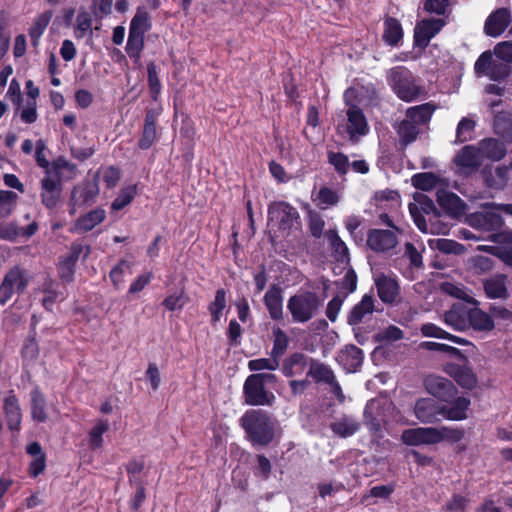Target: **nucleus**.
<instances>
[{
	"instance_id": "10",
	"label": "nucleus",
	"mask_w": 512,
	"mask_h": 512,
	"mask_svg": "<svg viewBox=\"0 0 512 512\" xmlns=\"http://www.w3.org/2000/svg\"><path fill=\"white\" fill-rule=\"evenodd\" d=\"M426 391L441 404L452 405L458 399V389L453 382L445 377L428 375L424 379Z\"/></svg>"
},
{
	"instance_id": "15",
	"label": "nucleus",
	"mask_w": 512,
	"mask_h": 512,
	"mask_svg": "<svg viewBox=\"0 0 512 512\" xmlns=\"http://www.w3.org/2000/svg\"><path fill=\"white\" fill-rule=\"evenodd\" d=\"M161 113L162 107L146 110L143 128L138 139V147L141 150H148L158 140L157 122Z\"/></svg>"
},
{
	"instance_id": "2",
	"label": "nucleus",
	"mask_w": 512,
	"mask_h": 512,
	"mask_svg": "<svg viewBox=\"0 0 512 512\" xmlns=\"http://www.w3.org/2000/svg\"><path fill=\"white\" fill-rule=\"evenodd\" d=\"M471 401L468 397H458L452 405H444L432 398H420L415 402V417L422 423L432 424L442 419L462 421L468 418Z\"/></svg>"
},
{
	"instance_id": "4",
	"label": "nucleus",
	"mask_w": 512,
	"mask_h": 512,
	"mask_svg": "<svg viewBox=\"0 0 512 512\" xmlns=\"http://www.w3.org/2000/svg\"><path fill=\"white\" fill-rule=\"evenodd\" d=\"M465 437V430L461 427H418L409 428L402 432L401 440L409 446L432 445L442 441L454 445Z\"/></svg>"
},
{
	"instance_id": "53",
	"label": "nucleus",
	"mask_w": 512,
	"mask_h": 512,
	"mask_svg": "<svg viewBox=\"0 0 512 512\" xmlns=\"http://www.w3.org/2000/svg\"><path fill=\"white\" fill-rule=\"evenodd\" d=\"M324 226L325 221L322 216L318 212L310 210L308 213V229L311 236L316 239L321 238Z\"/></svg>"
},
{
	"instance_id": "29",
	"label": "nucleus",
	"mask_w": 512,
	"mask_h": 512,
	"mask_svg": "<svg viewBox=\"0 0 512 512\" xmlns=\"http://www.w3.org/2000/svg\"><path fill=\"white\" fill-rule=\"evenodd\" d=\"M4 413L7 427L11 431H19L21 428L22 413L16 395L11 394L4 399Z\"/></svg>"
},
{
	"instance_id": "39",
	"label": "nucleus",
	"mask_w": 512,
	"mask_h": 512,
	"mask_svg": "<svg viewBox=\"0 0 512 512\" xmlns=\"http://www.w3.org/2000/svg\"><path fill=\"white\" fill-rule=\"evenodd\" d=\"M227 294L228 292L224 288L217 289L214 300L207 307L212 325H216L220 321L224 310L227 308Z\"/></svg>"
},
{
	"instance_id": "43",
	"label": "nucleus",
	"mask_w": 512,
	"mask_h": 512,
	"mask_svg": "<svg viewBox=\"0 0 512 512\" xmlns=\"http://www.w3.org/2000/svg\"><path fill=\"white\" fill-rule=\"evenodd\" d=\"M145 48V36L128 32L125 51L135 64H138Z\"/></svg>"
},
{
	"instance_id": "17",
	"label": "nucleus",
	"mask_w": 512,
	"mask_h": 512,
	"mask_svg": "<svg viewBox=\"0 0 512 512\" xmlns=\"http://www.w3.org/2000/svg\"><path fill=\"white\" fill-rule=\"evenodd\" d=\"M454 164L466 175L476 172L482 165L478 146L465 145L454 157Z\"/></svg>"
},
{
	"instance_id": "50",
	"label": "nucleus",
	"mask_w": 512,
	"mask_h": 512,
	"mask_svg": "<svg viewBox=\"0 0 512 512\" xmlns=\"http://www.w3.org/2000/svg\"><path fill=\"white\" fill-rule=\"evenodd\" d=\"M327 158L328 163L334 167L340 176L347 174L350 166L347 155L342 152L328 151Z\"/></svg>"
},
{
	"instance_id": "13",
	"label": "nucleus",
	"mask_w": 512,
	"mask_h": 512,
	"mask_svg": "<svg viewBox=\"0 0 512 512\" xmlns=\"http://www.w3.org/2000/svg\"><path fill=\"white\" fill-rule=\"evenodd\" d=\"M446 21L441 18H426L419 21L414 28L413 46L426 49L433 37L445 26Z\"/></svg>"
},
{
	"instance_id": "47",
	"label": "nucleus",
	"mask_w": 512,
	"mask_h": 512,
	"mask_svg": "<svg viewBox=\"0 0 512 512\" xmlns=\"http://www.w3.org/2000/svg\"><path fill=\"white\" fill-rule=\"evenodd\" d=\"M273 335V347L270 355L272 358H276L279 361L289 346V338L281 328H274Z\"/></svg>"
},
{
	"instance_id": "64",
	"label": "nucleus",
	"mask_w": 512,
	"mask_h": 512,
	"mask_svg": "<svg viewBox=\"0 0 512 512\" xmlns=\"http://www.w3.org/2000/svg\"><path fill=\"white\" fill-rule=\"evenodd\" d=\"M494 54L505 63H512V42L503 41L494 47Z\"/></svg>"
},
{
	"instance_id": "33",
	"label": "nucleus",
	"mask_w": 512,
	"mask_h": 512,
	"mask_svg": "<svg viewBox=\"0 0 512 512\" xmlns=\"http://www.w3.org/2000/svg\"><path fill=\"white\" fill-rule=\"evenodd\" d=\"M363 351L353 344L346 345L338 354L337 360L348 370H356L363 363Z\"/></svg>"
},
{
	"instance_id": "20",
	"label": "nucleus",
	"mask_w": 512,
	"mask_h": 512,
	"mask_svg": "<svg viewBox=\"0 0 512 512\" xmlns=\"http://www.w3.org/2000/svg\"><path fill=\"white\" fill-rule=\"evenodd\" d=\"M312 361L313 358L303 352H293L282 361L281 372L288 378L302 375L310 369Z\"/></svg>"
},
{
	"instance_id": "56",
	"label": "nucleus",
	"mask_w": 512,
	"mask_h": 512,
	"mask_svg": "<svg viewBox=\"0 0 512 512\" xmlns=\"http://www.w3.org/2000/svg\"><path fill=\"white\" fill-rule=\"evenodd\" d=\"M17 194L10 190H0V210L4 212L5 216L10 215L17 201Z\"/></svg>"
},
{
	"instance_id": "61",
	"label": "nucleus",
	"mask_w": 512,
	"mask_h": 512,
	"mask_svg": "<svg viewBox=\"0 0 512 512\" xmlns=\"http://www.w3.org/2000/svg\"><path fill=\"white\" fill-rule=\"evenodd\" d=\"M436 248L445 254H458L462 251L463 245L452 239L441 238L437 240Z\"/></svg>"
},
{
	"instance_id": "30",
	"label": "nucleus",
	"mask_w": 512,
	"mask_h": 512,
	"mask_svg": "<svg viewBox=\"0 0 512 512\" xmlns=\"http://www.w3.org/2000/svg\"><path fill=\"white\" fill-rule=\"evenodd\" d=\"M375 310L374 298L372 295L365 294L361 301L353 306L347 316V323L351 326L360 324L367 315L373 314Z\"/></svg>"
},
{
	"instance_id": "45",
	"label": "nucleus",
	"mask_w": 512,
	"mask_h": 512,
	"mask_svg": "<svg viewBox=\"0 0 512 512\" xmlns=\"http://www.w3.org/2000/svg\"><path fill=\"white\" fill-rule=\"evenodd\" d=\"M138 192L137 184L129 185L122 188L117 197L111 203V209L120 211L128 206L136 197Z\"/></svg>"
},
{
	"instance_id": "49",
	"label": "nucleus",
	"mask_w": 512,
	"mask_h": 512,
	"mask_svg": "<svg viewBox=\"0 0 512 512\" xmlns=\"http://www.w3.org/2000/svg\"><path fill=\"white\" fill-rule=\"evenodd\" d=\"M374 199L378 208H383L384 202L390 203L391 208H396L400 206L401 196L397 190L385 189L377 191Z\"/></svg>"
},
{
	"instance_id": "60",
	"label": "nucleus",
	"mask_w": 512,
	"mask_h": 512,
	"mask_svg": "<svg viewBox=\"0 0 512 512\" xmlns=\"http://www.w3.org/2000/svg\"><path fill=\"white\" fill-rule=\"evenodd\" d=\"M493 62L492 53L490 51H484L475 62V72L487 76V72L491 70Z\"/></svg>"
},
{
	"instance_id": "58",
	"label": "nucleus",
	"mask_w": 512,
	"mask_h": 512,
	"mask_svg": "<svg viewBox=\"0 0 512 512\" xmlns=\"http://www.w3.org/2000/svg\"><path fill=\"white\" fill-rule=\"evenodd\" d=\"M424 345L429 350L445 352L458 358L461 361L467 362V357L462 353L461 350L456 347L437 342H425Z\"/></svg>"
},
{
	"instance_id": "59",
	"label": "nucleus",
	"mask_w": 512,
	"mask_h": 512,
	"mask_svg": "<svg viewBox=\"0 0 512 512\" xmlns=\"http://www.w3.org/2000/svg\"><path fill=\"white\" fill-rule=\"evenodd\" d=\"M495 133L504 140L512 142V120L507 118H498L494 125Z\"/></svg>"
},
{
	"instance_id": "26",
	"label": "nucleus",
	"mask_w": 512,
	"mask_h": 512,
	"mask_svg": "<svg viewBox=\"0 0 512 512\" xmlns=\"http://www.w3.org/2000/svg\"><path fill=\"white\" fill-rule=\"evenodd\" d=\"M482 160L500 161L507 153L506 145L499 139L488 137L477 144Z\"/></svg>"
},
{
	"instance_id": "63",
	"label": "nucleus",
	"mask_w": 512,
	"mask_h": 512,
	"mask_svg": "<svg viewBox=\"0 0 512 512\" xmlns=\"http://www.w3.org/2000/svg\"><path fill=\"white\" fill-rule=\"evenodd\" d=\"M489 314L492 319L504 321L506 323H512V311L504 306L498 304H491L489 306Z\"/></svg>"
},
{
	"instance_id": "62",
	"label": "nucleus",
	"mask_w": 512,
	"mask_h": 512,
	"mask_svg": "<svg viewBox=\"0 0 512 512\" xmlns=\"http://www.w3.org/2000/svg\"><path fill=\"white\" fill-rule=\"evenodd\" d=\"M257 467L254 469V475L261 477L263 480H267L272 471L270 460L263 454L257 455Z\"/></svg>"
},
{
	"instance_id": "24",
	"label": "nucleus",
	"mask_w": 512,
	"mask_h": 512,
	"mask_svg": "<svg viewBox=\"0 0 512 512\" xmlns=\"http://www.w3.org/2000/svg\"><path fill=\"white\" fill-rule=\"evenodd\" d=\"M507 280L505 274H495L485 278L482 284L486 297L489 299H507L509 297Z\"/></svg>"
},
{
	"instance_id": "18",
	"label": "nucleus",
	"mask_w": 512,
	"mask_h": 512,
	"mask_svg": "<svg viewBox=\"0 0 512 512\" xmlns=\"http://www.w3.org/2000/svg\"><path fill=\"white\" fill-rule=\"evenodd\" d=\"M463 362V364L447 363L444 367V371L453 378L459 386L464 389L472 390L477 385V377L472 368L467 364L468 361Z\"/></svg>"
},
{
	"instance_id": "11",
	"label": "nucleus",
	"mask_w": 512,
	"mask_h": 512,
	"mask_svg": "<svg viewBox=\"0 0 512 512\" xmlns=\"http://www.w3.org/2000/svg\"><path fill=\"white\" fill-rule=\"evenodd\" d=\"M85 251L83 259L85 260L91 253L90 245H82L73 242L70 246L69 253L61 256L57 264L58 276L63 283H71L74 280L76 265L80 255Z\"/></svg>"
},
{
	"instance_id": "7",
	"label": "nucleus",
	"mask_w": 512,
	"mask_h": 512,
	"mask_svg": "<svg viewBox=\"0 0 512 512\" xmlns=\"http://www.w3.org/2000/svg\"><path fill=\"white\" fill-rule=\"evenodd\" d=\"M321 299L313 291H303L292 295L287 301V309L294 323H306L318 312Z\"/></svg>"
},
{
	"instance_id": "16",
	"label": "nucleus",
	"mask_w": 512,
	"mask_h": 512,
	"mask_svg": "<svg viewBox=\"0 0 512 512\" xmlns=\"http://www.w3.org/2000/svg\"><path fill=\"white\" fill-rule=\"evenodd\" d=\"M99 186L96 180L87 181L80 186H75L71 191L70 196V214H74L76 207L88 206L96 201L99 195Z\"/></svg>"
},
{
	"instance_id": "6",
	"label": "nucleus",
	"mask_w": 512,
	"mask_h": 512,
	"mask_svg": "<svg viewBox=\"0 0 512 512\" xmlns=\"http://www.w3.org/2000/svg\"><path fill=\"white\" fill-rule=\"evenodd\" d=\"M277 376L273 373L260 372L250 374L243 384V399L249 406H272L276 397L267 388V384H275Z\"/></svg>"
},
{
	"instance_id": "8",
	"label": "nucleus",
	"mask_w": 512,
	"mask_h": 512,
	"mask_svg": "<svg viewBox=\"0 0 512 512\" xmlns=\"http://www.w3.org/2000/svg\"><path fill=\"white\" fill-rule=\"evenodd\" d=\"M268 220L283 232L301 226L299 212L286 201H274L268 205Z\"/></svg>"
},
{
	"instance_id": "23",
	"label": "nucleus",
	"mask_w": 512,
	"mask_h": 512,
	"mask_svg": "<svg viewBox=\"0 0 512 512\" xmlns=\"http://www.w3.org/2000/svg\"><path fill=\"white\" fill-rule=\"evenodd\" d=\"M347 133L350 138L355 135L364 136L369 132V126L363 110L353 105L347 111Z\"/></svg>"
},
{
	"instance_id": "9",
	"label": "nucleus",
	"mask_w": 512,
	"mask_h": 512,
	"mask_svg": "<svg viewBox=\"0 0 512 512\" xmlns=\"http://www.w3.org/2000/svg\"><path fill=\"white\" fill-rule=\"evenodd\" d=\"M29 281L30 278L24 268L19 265L10 268L0 284V304L5 305L15 293L23 294Z\"/></svg>"
},
{
	"instance_id": "46",
	"label": "nucleus",
	"mask_w": 512,
	"mask_h": 512,
	"mask_svg": "<svg viewBox=\"0 0 512 512\" xmlns=\"http://www.w3.org/2000/svg\"><path fill=\"white\" fill-rule=\"evenodd\" d=\"M437 202L441 208L451 213H458L463 206L461 198L455 193L448 191L438 192Z\"/></svg>"
},
{
	"instance_id": "14",
	"label": "nucleus",
	"mask_w": 512,
	"mask_h": 512,
	"mask_svg": "<svg viewBox=\"0 0 512 512\" xmlns=\"http://www.w3.org/2000/svg\"><path fill=\"white\" fill-rule=\"evenodd\" d=\"M40 189L41 203L49 210L56 208L63 190L61 177L46 171L40 181Z\"/></svg>"
},
{
	"instance_id": "12",
	"label": "nucleus",
	"mask_w": 512,
	"mask_h": 512,
	"mask_svg": "<svg viewBox=\"0 0 512 512\" xmlns=\"http://www.w3.org/2000/svg\"><path fill=\"white\" fill-rule=\"evenodd\" d=\"M397 234L388 229L371 228L366 234V246L377 254H388L399 243Z\"/></svg>"
},
{
	"instance_id": "27",
	"label": "nucleus",
	"mask_w": 512,
	"mask_h": 512,
	"mask_svg": "<svg viewBox=\"0 0 512 512\" xmlns=\"http://www.w3.org/2000/svg\"><path fill=\"white\" fill-rule=\"evenodd\" d=\"M490 239L499 244L494 247L493 254L503 263L512 267V232H497L492 234Z\"/></svg>"
},
{
	"instance_id": "42",
	"label": "nucleus",
	"mask_w": 512,
	"mask_h": 512,
	"mask_svg": "<svg viewBox=\"0 0 512 512\" xmlns=\"http://www.w3.org/2000/svg\"><path fill=\"white\" fill-rule=\"evenodd\" d=\"M53 17V12L51 10L45 11L40 14L32 23L29 28L28 34L31 39V44L34 47L38 46L39 40L43 35L45 29L49 25L51 19Z\"/></svg>"
},
{
	"instance_id": "52",
	"label": "nucleus",
	"mask_w": 512,
	"mask_h": 512,
	"mask_svg": "<svg viewBox=\"0 0 512 512\" xmlns=\"http://www.w3.org/2000/svg\"><path fill=\"white\" fill-rule=\"evenodd\" d=\"M437 178L433 173H417L412 177V184L415 188L429 191L436 185Z\"/></svg>"
},
{
	"instance_id": "55",
	"label": "nucleus",
	"mask_w": 512,
	"mask_h": 512,
	"mask_svg": "<svg viewBox=\"0 0 512 512\" xmlns=\"http://www.w3.org/2000/svg\"><path fill=\"white\" fill-rule=\"evenodd\" d=\"M330 427L335 434L341 437L352 436L358 430V424L348 421L347 419L334 422Z\"/></svg>"
},
{
	"instance_id": "38",
	"label": "nucleus",
	"mask_w": 512,
	"mask_h": 512,
	"mask_svg": "<svg viewBox=\"0 0 512 512\" xmlns=\"http://www.w3.org/2000/svg\"><path fill=\"white\" fill-rule=\"evenodd\" d=\"M380 415L379 402L374 399L368 401L363 412L364 425L374 434L380 432L382 429Z\"/></svg>"
},
{
	"instance_id": "34",
	"label": "nucleus",
	"mask_w": 512,
	"mask_h": 512,
	"mask_svg": "<svg viewBox=\"0 0 512 512\" xmlns=\"http://www.w3.org/2000/svg\"><path fill=\"white\" fill-rule=\"evenodd\" d=\"M436 109L432 102L423 103L406 109L405 117L410 119L418 127L427 124Z\"/></svg>"
},
{
	"instance_id": "5",
	"label": "nucleus",
	"mask_w": 512,
	"mask_h": 512,
	"mask_svg": "<svg viewBox=\"0 0 512 512\" xmlns=\"http://www.w3.org/2000/svg\"><path fill=\"white\" fill-rule=\"evenodd\" d=\"M387 83L398 99L406 103L417 101L426 94L421 79L406 66H395L387 72Z\"/></svg>"
},
{
	"instance_id": "40",
	"label": "nucleus",
	"mask_w": 512,
	"mask_h": 512,
	"mask_svg": "<svg viewBox=\"0 0 512 512\" xmlns=\"http://www.w3.org/2000/svg\"><path fill=\"white\" fill-rule=\"evenodd\" d=\"M152 22L147 9L144 6L137 8L135 15L130 21L129 31L131 33L144 35L151 29Z\"/></svg>"
},
{
	"instance_id": "21",
	"label": "nucleus",
	"mask_w": 512,
	"mask_h": 512,
	"mask_svg": "<svg viewBox=\"0 0 512 512\" xmlns=\"http://www.w3.org/2000/svg\"><path fill=\"white\" fill-rule=\"evenodd\" d=\"M377 295L384 304H393L400 295V286L395 278L381 273L375 278Z\"/></svg>"
},
{
	"instance_id": "36",
	"label": "nucleus",
	"mask_w": 512,
	"mask_h": 512,
	"mask_svg": "<svg viewBox=\"0 0 512 512\" xmlns=\"http://www.w3.org/2000/svg\"><path fill=\"white\" fill-rule=\"evenodd\" d=\"M402 148L415 142L420 134V128L408 118L401 120L395 127Z\"/></svg>"
},
{
	"instance_id": "41",
	"label": "nucleus",
	"mask_w": 512,
	"mask_h": 512,
	"mask_svg": "<svg viewBox=\"0 0 512 512\" xmlns=\"http://www.w3.org/2000/svg\"><path fill=\"white\" fill-rule=\"evenodd\" d=\"M109 430L107 419H98L88 432V446L91 451H97L103 447V435Z\"/></svg>"
},
{
	"instance_id": "48",
	"label": "nucleus",
	"mask_w": 512,
	"mask_h": 512,
	"mask_svg": "<svg viewBox=\"0 0 512 512\" xmlns=\"http://www.w3.org/2000/svg\"><path fill=\"white\" fill-rule=\"evenodd\" d=\"M189 297L186 295L185 288H181L178 294L168 295L162 301V306L168 311L182 310Z\"/></svg>"
},
{
	"instance_id": "35",
	"label": "nucleus",
	"mask_w": 512,
	"mask_h": 512,
	"mask_svg": "<svg viewBox=\"0 0 512 512\" xmlns=\"http://www.w3.org/2000/svg\"><path fill=\"white\" fill-rule=\"evenodd\" d=\"M306 376L318 384L335 383V374L331 367L315 358H313L312 364L310 369H308Z\"/></svg>"
},
{
	"instance_id": "32",
	"label": "nucleus",
	"mask_w": 512,
	"mask_h": 512,
	"mask_svg": "<svg viewBox=\"0 0 512 512\" xmlns=\"http://www.w3.org/2000/svg\"><path fill=\"white\" fill-rule=\"evenodd\" d=\"M510 165L498 166L495 170L484 168L482 176L488 188L501 190L507 185Z\"/></svg>"
},
{
	"instance_id": "37",
	"label": "nucleus",
	"mask_w": 512,
	"mask_h": 512,
	"mask_svg": "<svg viewBox=\"0 0 512 512\" xmlns=\"http://www.w3.org/2000/svg\"><path fill=\"white\" fill-rule=\"evenodd\" d=\"M31 417L37 423H45L48 420L46 412V399L37 386L30 392Z\"/></svg>"
},
{
	"instance_id": "54",
	"label": "nucleus",
	"mask_w": 512,
	"mask_h": 512,
	"mask_svg": "<svg viewBox=\"0 0 512 512\" xmlns=\"http://www.w3.org/2000/svg\"><path fill=\"white\" fill-rule=\"evenodd\" d=\"M280 366V362L276 358H258L253 359L248 362V369L250 371H262V370H270L274 371L278 369Z\"/></svg>"
},
{
	"instance_id": "19",
	"label": "nucleus",
	"mask_w": 512,
	"mask_h": 512,
	"mask_svg": "<svg viewBox=\"0 0 512 512\" xmlns=\"http://www.w3.org/2000/svg\"><path fill=\"white\" fill-rule=\"evenodd\" d=\"M511 23V12L508 8H497L486 19L484 32L487 36H500Z\"/></svg>"
},
{
	"instance_id": "51",
	"label": "nucleus",
	"mask_w": 512,
	"mask_h": 512,
	"mask_svg": "<svg viewBox=\"0 0 512 512\" xmlns=\"http://www.w3.org/2000/svg\"><path fill=\"white\" fill-rule=\"evenodd\" d=\"M475 122L469 118L463 117L456 129V141L464 143L472 139V133L475 129Z\"/></svg>"
},
{
	"instance_id": "28",
	"label": "nucleus",
	"mask_w": 512,
	"mask_h": 512,
	"mask_svg": "<svg viewBox=\"0 0 512 512\" xmlns=\"http://www.w3.org/2000/svg\"><path fill=\"white\" fill-rule=\"evenodd\" d=\"M404 36L403 27L397 18L386 16L383 22L382 39L386 45L397 47Z\"/></svg>"
},
{
	"instance_id": "31",
	"label": "nucleus",
	"mask_w": 512,
	"mask_h": 512,
	"mask_svg": "<svg viewBox=\"0 0 512 512\" xmlns=\"http://www.w3.org/2000/svg\"><path fill=\"white\" fill-rule=\"evenodd\" d=\"M469 221L473 227L484 231H498L504 224L502 217L495 212L472 214Z\"/></svg>"
},
{
	"instance_id": "3",
	"label": "nucleus",
	"mask_w": 512,
	"mask_h": 512,
	"mask_svg": "<svg viewBox=\"0 0 512 512\" xmlns=\"http://www.w3.org/2000/svg\"><path fill=\"white\" fill-rule=\"evenodd\" d=\"M240 424L253 446L267 447L275 438L278 421L263 409H250L242 415Z\"/></svg>"
},
{
	"instance_id": "25",
	"label": "nucleus",
	"mask_w": 512,
	"mask_h": 512,
	"mask_svg": "<svg viewBox=\"0 0 512 512\" xmlns=\"http://www.w3.org/2000/svg\"><path fill=\"white\" fill-rule=\"evenodd\" d=\"M106 219V211L97 207L89 212L81 215L74 223L73 232L77 234L87 233L93 230L96 226L104 222Z\"/></svg>"
},
{
	"instance_id": "22",
	"label": "nucleus",
	"mask_w": 512,
	"mask_h": 512,
	"mask_svg": "<svg viewBox=\"0 0 512 512\" xmlns=\"http://www.w3.org/2000/svg\"><path fill=\"white\" fill-rule=\"evenodd\" d=\"M282 288L272 284L263 297V302L269 316L274 321L283 320V296Z\"/></svg>"
},
{
	"instance_id": "57",
	"label": "nucleus",
	"mask_w": 512,
	"mask_h": 512,
	"mask_svg": "<svg viewBox=\"0 0 512 512\" xmlns=\"http://www.w3.org/2000/svg\"><path fill=\"white\" fill-rule=\"evenodd\" d=\"M511 74V67L504 62L494 61L491 70L487 72V77L493 81H501Z\"/></svg>"
},
{
	"instance_id": "44",
	"label": "nucleus",
	"mask_w": 512,
	"mask_h": 512,
	"mask_svg": "<svg viewBox=\"0 0 512 512\" xmlns=\"http://www.w3.org/2000/svg\"><path fill=\"white\" fill-rule=\"evenodd\" d=\"M147 82L152 100L158 101L162 85L159 78V69L154 61L149 62L147 65Z\"/></svg>"
},
{
	"instance_id": "1",
	"label": "nucleus",
	"mask_w": 512,
	"mask_h": 512,
	"mask_svg": "<svg viewBox=\"0 0 512 512\" xmlns=\"http://www.w3.org/2000/svg\"><path fill=\"white\" fill-rule=\"evenodd\" d=\"M479 305L477 299L467 296L464 301L454 303L444 313V322L458 331L473 329L478 332H490L495 328V322L489 313L479 308Z\"/></svg>"
}]
</instances>
